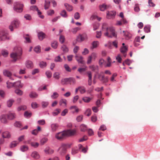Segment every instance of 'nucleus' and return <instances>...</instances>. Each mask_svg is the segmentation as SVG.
Listing matches in <instances>:
<instances>
[{
	"mask_svg": "<svg viewBox=\"0 0 160 160\" xmlns=\"http://www.w3.org/2000/svg\"><path fill=\"white\" fill-rule=\"evenodd\" d=\"M50 2L49 1H45V3L44 4V9L47 10L49 8L50 6Z\"/></svg>",
	"mask_w": 160,
	"mask_h": 160,
	"instance_id": "37998d69",
	"label": "nucleus"
},
{
	"mask_svg": "<svg viewBox=\"0 0 160 160\" xmlns=\"http://www.w3.org/2000/svg\"><path fill=\"white\" fill-rule=\"evenodd\" d=\"M81 131L82 132H85L87 129V127L86 126L83 124H82L80 126Z\"/></svg>",
	"mask_w": 160,
	"mask_h": 160,
	"instance_id": "58836bf2",
	"label": "nucleus"
},
{
	"mask_svg": "<svg viewBox=\"0 0 160 160\" xmlns=\"http://www.w3.org/2000/svg\"><path fill=\"white\" fill-rule=\"evenodd\" d=\"M14 50L15 52L12 53L10 54V57L12 59L13 61L16 62L17 61L21 59L22 51V48L20 47H15Z\"/></svg>",
	"mask_w": 160,
	"mask_h": 160,
	"instance_id": "f03ea898",
	"label": "nucleus"
},
{
	"mask_svg": "<svg viewBox=\"0 0 160 160\" xmlns=\"http://www.w3.org/2000/svg\"><path fill=\"white\" fill-rule=\"evenodd\" d=\"M3 74L5 76H6L9 78L11 80H13L14 79L11 77L12 75V73L9 71L4 70L3 71Z\"/></svg>",
	"mask_w": 160,
	"mask_h": 160,
	"instance_id": "ddd939ff",
	"label": "nucleus"
},
{
	"mask_svg": "<svg viewBox=\"0 0 160 160\" xmlns=\"http://www.w3.org/2000/svg\"><path fill=\"white\" fill-rule=\"evenodd\" d=\"M24 18L27 20H30L32 19L31 16L28 14H25L24 16Z\"/></svg>",
	"mask_w": 160,
	"mask_h": 160,
	"instance_id": "69168bd1",
	"label": "nucleus"
},
{
	"mask_svg": "<svg viewBox=\"0 0 160 160\" xmlns=\"http://www.w3.org/2000/svg\"><path fill=\"white\" fill-rule=\"evenodd\" d=\"M46 62L43 61H42L40 62L39 64V66L40 67L42 68H43L45 67H46Z\"/></svg>",
	"mask_w": 160,
	"mask_h": 160,
	"instance_id": "09e8293b",
	"label": "nucleus"
},
{
	"mask_svg": "<svg viewBox=\"0 0 160 160\" xmlns=\"http://www.w3.org/2000/svg\"><path fill=\"white\" fill-rule=\"evenodd\" d=\"M64 5L67 10L69 11H71L72 10V7L67 3L64 4Z\"/></svg>",
	"mask_w": 160,
	"mask_h": 160,
	"instance_id": "72a5a7b5",
	"label": "nucleus"
},
{
	"mask_svg": "<svg viewBox=\"0 0 160 160\" xmlns=\"http://www.w3.org/2000/svg\"><path fill=\"white\" fill-rule=\"evenodd\" d=\"M46 75L48 78H50L52 76V73L50 71H47L46 72Z\"/></svg>",
	"mask_w": 160,
	"mask_h": 160,
	"instance_id": "bf43d9fd",
	"label": "nucleus"
},
{
	"mask_svg": "<svg viewBox=\"0 0 160 160\" xmlns=\"http://www.w3.org/2000/svg\"><path fill=\"white\" fill-rule=\"evenodd\" d=\"M23 5L18 2L15 3L13 8L14 10L17 12H21L23 11Z\"/></svg>",
	"mask_w": 160,
	"mask_h": 160,
	"instance_id": "7ed1b4c3",
	"label": "nucleus"
},
{
	"mask_svg": "<svg viewBox=\"0 0 160 160\" xmlns=\"http://www.w3.org/2000/svg\"><path fill=\"white\" fill-rule=\"evenodd\" d=\"M48 105V102H42V105L43 108H46Z\"/></svg>",
	"mask_w": 160,
	"mask_h": 160,
	"instance_id": "4d7b16f0",
	"label": "nucleus"
},
{
	"mask_svg": "<svg viewBox=\"0 0 160 160\" xmlns=\"http://www.w3.org/2000/svg\"><path fill=\"white\" fill-rule=\"evenodd\" d=\"M116 12L114 11H107L106 12V18L108 19H113L116 15Z\"/></svg>",
	"mask_w": 160,
	"mask_h": 160,
	"instance_id": "423d86ee",
	"label": "nucleus"
},
{
	"mask_svg": "<svg viewBox=\"0 0 160 160\" xmlns=\"http://www.w3.org/2000/svg\"><path fill=\"white\" fill-rule=\"evenodd\" d=\"M79 91L81 94L84 93L86 92L85 88L83 87H79Z\"/></svg>",
	"mask_w": 160,
	"mask_h": 160,
	"instance_id": "c03bdc74",
	"label": "nucleus"
},
{
	"mask_svg": "<svg viewBox=\"0 0 160 160\" xmlns=\"http://www.w3.org/2000/svg\"><path fill=\"white\" fill-rule=\"evenodd\" d=\"M144 31L147 33L149 32H150V26L149 25H147L145 26L144 28Z\"/></svg>",
	"mask_w": 160,
	"mask_h": 160,
	"instance_id": "e433bc0d",
	"label": "nucleus"
},
{
	"mask_svg": "<svg viewBox=\"0 0 160 160\" xmlns=\"http://www.w3.org/2000/svg\"><path fill=\"white\" fill-rule=\"evenodd\" d=\"M2 55L5 57H6L8 55V52L7 50H2Z\"/></svg>",
	"mask_w": 160,
	"mask_h": 160,
	"instance_id": "13d9d810",
	"label": "nucleus"
},
{
	"mask_svg": "<svg viewBox=\"0 0 160 160\" xmlns=\"http://www.w3.org/2000/svg\"><path fill=\"white\" fill-rule=\"evenodd\" d=\"M53 77L56 79H59L60 78L59 73L58 72L55 73L53 74Z\"/></svg>",
	"mask_w": 160,
	"mask_h": 160,
	"instance_id": "e2e57ef3",
	"label": "nucleus"
},
{
	"mask_svg": "<svg viewBox=\"0 0 160 160\" xmlns=\"http://www.w3.org/2000/svg\"><path fill=\"white\" fill-rule=\"evenodd\" d=\"M31 156L33 158L38 159L40 158V155L38 152L36 151H34L31 154Z\"/></svg>",
	"mask_w": 160,
	"mask_h": 160,
	"instance_id": "4468645a",
	"label": "nucleus"
},
{
	"mask_svg": "<svg viewBox=\"0 0 160 160\" xmlns=\"http://www.w3.org/2000/svg\"><path fill=\"white\" fill-rule=\"evenodd\" d=\"M29 97L32 98H36L38 96V94L34 92H31L29 95Z\"/></svg>",
	"mask_w": 160,
	"mask_h": 160,
	"instance_id": "473e14b6",
	"label": "nucleus"
},
{
	"mask_svg": "<svg viewBox=\"0 0 160 160\" xmlns=\"http://www.w3.org/2000/svg\"><path fill=\"white\" fill-rule=\"evenodd\" d=\"M0 120L1 122L3 123H6L7 122V116L5 115H2L0 117Z\"/></svg>",
	"mask_w": 160,
	"mask_h": 160,
	"instance_id": "6ab92c4d",
	"label": "nucleus"
},
{
	"mask_svg": "<svg viewBox=\"0 0 160 160\" xmlns=\"http://www.w3.org/2000/svg\"><path fill=\"white\" fill-rule=\"evenodd\" d=\"M9 38L5 35H0V40H5L8 39Z\"/></svg>",
	"mask_w": 160,
	"mask_h": 160,
	"instance_id": "864d4df0",
	"label": "nucleus"
},
{
	"mask_svg": "<svg viewBox=\"0 0 160 160\" xmlns=\"http://www.w3.org/2000/svg\"><path fill=\"white\" fill-rule=\"evenodd\" d=\"M16 115L14 113H9L8 115V118L9 119L12 120L15 118Z\"/></svg>",
	"mask_w": 160,
	"mask_h": 160,
	"instance_id": "cd10ccee",
	"label": "nucleus"
},
{
	"mask_svg": "<svg viewBox=\"0 0 160 160\" xmlns=\"http://www.w3.org/2000/svg\"><path fill=\"white\" fill-rule=\"evenodd\" d=\"M51 45L53 48L56 49L58 47V43L57 41H53V42L51 43Z\"/></svg>",
	"mask_w": 160,
	"mask_h": 160,
	"instance_id": "bb28decb",
	"label": "nucleus"
},
{
	"mask_svg": "<svg viewBox=\"0 0 160 160\" xmlns=\"http://www.w3.org/2000/svg\"><path fill=\"white\" fill-rule=\"evenodd\" d=\"M91 113V111L90 109H88L86 111L85 114L88 116H90Z\"/></svg>",
	"mask_w": 160,
	"mask_h": 160,
	"instance_id": "0e129e2a",
	"label": "nucleus"
},
{
	"mask_svg": "<svg viewBox=\"0 0 160 160\" xmlns=\"http://www.w3.org/2000/svg\"><path fill=\"white\" fill-rule=\"evenodd\" d=\"M19 22L18 20H15L12 22L11 24L14 27L17 28L19 26Z\"/></svg>",
	"mask_w": 160,
	"mask_h": 160,
	"instance_id": "aec40b11",
	"label": "nucleus"
},
{
	"mask_svg": "<svg viewBox=\"0 0 160 160\" xmlns=\"http://www.w3.org/2000/svg\"><path fill=\"white\" fill-rule=\"evenodd\" d=\"M34 51L37 53L39 52H40V48L39 46H37L34 48Z\"/></svg>",
	"mask_w": 160,
	"mask_h": 160,
	"instance_id": "338daca9",
	"label": "nucleus"
},
{
	"mask_svg": "<svg viewBox=\"0 0 160 160\" xmlns=\"http://www.w3.org/2000/svg\"><path fill=\"white\" fill-rule=\"evenodd\" d=\"M123 35L127 39H130L132 37V35L127 31H123Z\"/></svg>",
	"mask_w": 160,
	"mask_h": 160,
	"instance_id": "dca6fc26",
	"label": "nucleus"
},
{
	"mask_svg": "<svg viewBox=\"0 0 160 160\" xmlns=\"http://www.w3.org/2000/svg\"><path fill=\"white\" fill-rule=\"evenodd\" d=\"M7 87L8 88H10L13 86H14V83H12L8 81L7 82Z\"/></svg>",
	"mask_w": 160,
	"mask_h": 160,
	"instance_id": "6e6d98bb",
	"label": "nucleus"
},
{
	"mask_svg": "<svg viewBox=\"0 0 160 160\" xmlns=\"http://www.w3.org/2000/svg\"><path fill=\"white\" fill-rule=\"evenodd\" d=\"M54 61L55 62H62V59L61 58L60 56H58L55 58Z\"/></svg>",
	"mask_w": 160,
	"mask_h": 160,
	"instance_id": "79ce46f5",
	"label": "nucleus"
},
{
	"mask_svg": "<svg viewBox=\"0 0 160 160\" xmlns=\"http://www.w3.org/2000/svg\"><path fill=\"white\" fill-rule=\"evenodd\" d=\"M75 58L76 60L79 63H80L82 64H84V61L83 60V58L82 56H79L77 54L75 56Z\"/></svg>",
	"mask_w": 160,
	"mask_h": 160,
	"instance_id": "1a4fd4ad",
	"label": "nucleus"
},
{
	"mask_svg": "<svg viewBox=\"0 0 160 160\" xmlns=\"http://www.w3.org/2000/svg\"><path fill=\"white\" fill-rule=\"evenodd\" d=\"M58 127V125L57 123H53L51 125V128L52 132L56 131Z\"/></svg>",
	"mask_w": 160,
	"mask_h": 160,
	"instance_id": "4be33fe9",
	"label": "nucleus"
},
{
	"mask_svg": "<svg viewBox=\"0 0 160 160\" xmlns=\"http://www.w3.org/2000/svg\"><path fill=\"white\" fill-rule=\"evenodd\" d=\"M88 39V37L85 33L79 34L77 37V40H84Z\"/></svg>",
	"mask_w": 160,
	"mask_h": 160,
	"instance_id": "9d476101",
	"label": "nucleus"
},
{
	"mask_svg": "<svg viewBox=\"0 0 160 160\" xmlns=\"http://www.w3.org/2000/svg\"><path fill=\"white\" fill-rule=\"evenodd\" d=\"M28 149V146L26 145H23L20 147L21 150L23 152H25L27 151Z\"/></svg>",
	"mask_w": 160,
	"mask_h": 160,
	"instance_id": "f704fd0d",
	"label": "nucleus"
},
{
	"mask_svg": "<svg viewBox=\"0 0 160 160\" xmlns=\"http://www.w3.org/2000/svg\"><path fill=\"white\" fill-rule=\"evenodd\" d=\"M60 109L58 108L56 109L52 112V114L54 116H57L60 112Z\"/></svg>",
	"mask_w": 160,
	"mask_h": 160,
	"instance_id": "c9c22d12",
	"label": "nucleus"
},
{
	"mask_svg": "<svg viewBox=\"0 0 160 160\" xmlns=\"http://www.w3.org/2000/svg\"><path fill=\"white\" fill-rule=\"evenodd\" d=\"M48 141V139L46 138H42L40 141V143L42 145L44 144Z\"/></svg>",
	"mask_w": 160,
	"mask_h": 160,
	"instance_id": "49530a36",
	"label": "nucleus"
},
{
	"mask_svg": "<svg viewBox=\"0 0 160 160\" xmlns=\"http://www.w3.org/2000/svg\"><path fill=\"white\" fill-rule=\"evenodd\" d=\"M111 6L109 5H107L105 4H103L99 6V8L100 11H104L106 9L110 8Z\"/></svg>",
	"mask_w": 160,
	"mask_h": 160,
	"instance_id": "9b49d317",
	"label": "nucleus"
},
{
	"mask_svg": "<svg viewBox=\"0 0 160 160\" xmlns=\"http://www.w3.org/2000/svg\"><path fill=\"white\" fill-rule=\"evenodd\" d=\"M44 151L46 154H52L54 152V150L49 147H46Z\"/></svg>",
	"mask_w": 160,
	"mask_h": 160,
	"instance_id": "412c9836",
	"label": "nucleus"
},
{
	"mask_svg": "<svg viewBox=\"0 0 160 160\" xmlns=\"http://www.w3.org/2000/svg\"><path fill=\"white\" fill-rule=\"evenodd\" d=\"M26 66L28 68H32L33 67L32 62L30 61H27L26 62Z\"/></svg>",
	"mask_w": 160,
	"mask_h": 160,
	"instance_id": "5701e85b",
	"label": "nucleus"
},
{
	"mask_svg": "<svg viewBox=\"0 0 160 160\" xmlns=\"http://www.w3.org/2000/svg\"><path fill=\"white\" fill-rule=\"evenodd\" d=\"M27 106L25 105H22L19 106L17 108L18 111H19L21 110H25L27 109Z\"/></svg>",
	"mask_w": 160,
	"mask_h": 160,
	"instance_id": "ea45409f",
	"label": "nucleus"
},
{
	"mask_svg": "<svg viewBox=\"0 0 160 160\" xmlns=\"http://www.w3.org/2000/svg\"><path fill=\"white\" fill-rule=\"evenodd\" d=\"M18 143H17L16 141H13L11 142L10 145V147L11 148H13L16 147Z\"/></svg>",
	"mask_w": 160,
	"mask_h": 160,
	"instance_id": "5fc2aeb1",
	"label": "nucleus"
},
{
	"mask_svg": "<svg viewBox=\"0 0 160 160\" xmlns=\"http://www.w3.org/2000/svg\"><path fill=\"white\" fill-rule=\"evenodd\" d=\"M14 102V101L12 99L8 100L7 102V106L8 107H11Z\"/></svg>",
	"mask_w": 160,
	"mask_h": 160,
	"instance_id": "a19ab883",
	"label": "nucleus"
},
{
	"mask_svg": "<svg viewBox=\"0 0 160 160\" xmlns=\"http://www.w3.org/2000/svg\"><path fill=\"white\" fill-rule=\"evenodd\" d=\"M62 50L64 52H67L68 51V48L65 45H63L62 46Z\"/></svg>",
	"mask_w": 160,
	"mask_h": 160,
	"instance_id": "a18cd8bd",
	"label": "nucleus"
},
{
	"mask_svg": "<svg viewBox=\"0 0 160 160\" xmlns=\"http://www.w3.org/2000/svg\"><path fill=\"white\" fill-rule=\"evenodd\" d=\"M32 115V113L29 112L28 111H26L24 113V116L26 118H29Z\"/></svg>",
	"mask_w": 160,
	"mask_h": 160,
	"instance_id": "8fccbe9b",
	"label": "nucleus"
},
{
	"mask_svg": "<svg viewBox=\"0 0 160 160\" xmlns=\"http://www.w3.org/2000/svg\"><path fill=\"white\" fill-rule=\"evenodd\" d=\"M148 3L150 7H154L155 6V4L152 2V0H148Z\"/></svg>",
	"mask_w": 160,
	"mask_h": 160,
	"instance_id": "052dcab7",
	"label": "nucleus"
},
{
	"mask_svg": "<svg viewBox=\"0 0 160 160\" xmlns=\"http://www.w3.org/2000/svg\"><path fill=\"white\" fill-rule=\"evenodd\" d=\"M66 136H71L74 135L76 133V131L74 130H69L67 131H65Z\"/></svg>",
	"mask_w": 160,
	"mask_h": 160,
	"instance_id": "2eb2a0df",
	"label": "nucleus"
},
{
	"mask_svg": "<svg viewBox=\"0 0 160 160\" xmlns=\"http://www.w3.org/2000/svg\"><path fill=\"white\" fill-rule=\"evenodd\" d=\"M102 31L105 36L109 38H116L117 37V33L115 28L113 27H108L106 23H103L102 26Z\"/></svg>",
	"mask_w": 160,
	"mask_h": 160,
	"instance_id": "f257e3e1",
	"label": "nucleus"
},
{
	"mask_svg": "<svg viewBox=\"0 0 160 160\" xmlns=\"http://www.w3.org/2000/svg\"><path fill=\"white\" fill-rule=\"evenodd\" d=\"M68 83L69 84H75L76 83V80L74 78L72 77L68 78Z\"/></svg>",
	"mask_w": 160,
	"mask_h": 160,
	"instance_id": "a878e982",
	"label": "nucleus"
},
{
	"mask_svg": "<svg viewBox=\"0 0 160 160\" xmlns=\"http://www.w3.org/2000/svg\"><path fill=\"white\" fill-rule=\"evenodd\" d=\"M61 83L63 85H67L68 84V78H66L62 79Z\"/></svg>",
	"mask_w": 160,
	"mask_h": 160,
	"instance_id": "2f4dec72",
	"label": "nucleus"
},
{
	"mask_svg": "<svg viewBox=\"0 0 160 160\" xmlns=\"http://www.w3.org/2000/svg\"><path fill=\"white\" fill-rule=\"evenodd\" d=\"M97 54L95 52H93L89 56L87 59V63L89 64L91 63L92 60L95 61L97 58Z\"/></svg>",
	"mask_w": 160,
	"mask_h": 160,
	"instance_id": "39448f33",
	"label": "nucleus"
},
{
	"mask_svg": "<svg viewBox=\"0 0 160 160\" xmlns=\"http://www.w3.org/2000/svg\"><path fill=\"white\" fill-rule=\"evenodd\" d=\"M92 47L91 48L93 49L96 48L99 45V42L98 41H94L92 43Z\"/></svg>",
	"mask_w": 160,
	"mask_h": 160,
	"instance_id": "c85d7f7f",
	"label": "nucleus"
},
{
	"mask_svg": "<svg viewBox=\"0 0 160 160\" xmlns=\"http://www.w3.org/2000/svg\"><path fill=\"white\" fill-rule=\"evenodd\" d=\"M100 81L104 83L107 82L108 81V77H105L103 75L102 76V79H100Z\"/></svg>",
	"mask_w": 160,
	"mask_h": 160,
	"instance_id": "7c9ffc66",
	"label": "nucleus"
},
{
	"mask_svg": "<svg viewBox=\"0 0 160 160\" xmlns=\"http://www.w3.org/2000/svg\"><path fill=\"white\" fill-rule=\"evenodd\" d=\"M24 38L26 40H30L32 39L31 37V36L29 35L28 34H26L24 36Z\"/></svg>",
	"mask_w": 160,
	"mask_h": 160,
	"instance_id": "680f3d73",
	"label": "nucleus"
},
{
	"mask_svg": "<svg viewBox=\"0 0 160 160\" xmlns=\"http://www.w3.org/2000/svg\"><path fill=\"white\" fill-rule=\"evenodd\" d=\"M66 136L65 131L60 132L55 135V138L58 140H61Z\"/></svg>",
	"mask_w": 160,
	"mask_h": 160,
	"instance_id": "0eeeda50",
	"label": "nucleus"
},
{
	"mask_svg": "<svg viewBox=\"0 0 160 160\" xmlns=\"http://www.w3.org/2000/svg\"><path fill=\"white\" fill-rule=\"evenodd\" d=\"M15 92L18 95H21L22 94V91L21 90L16 89L15 90Z\"/></svg>",
	"mask_w": 160,
	"mask_h": 160,
	"instance_id": "3c124183",
	"label": "nucleus"
},
{
	"mask_svg": "<svg viewBox=\"0 0 160 160\" xmlns=\"http://www.w3.org/2000/svg\"><path fill=\"white\" fill-rule=\"evenodd\" d=\"M38 36L39 39L41 40L44 39L46 36V34L42 32H38Z\"/></svg>",
	"mask_w": 160,
	"mask_h": 160,
	"instance_id": "f3484780",
	"label": "nucleus"
},
{
	"mask_svg": "<svg viewBox=\"0 0 160 160\" xmlns=\"http://www.w3.org/2000/svg\"><path fill=\"white\" fill-rule=\"evenodd\" d=\"M74 18L76 20L79 19L80 18V14L78 12H76L74 15Z\"/></svg>",
	"mask_w": 160,
	"mask_h": 160,
	"instance_id": "603ef678",
	"label": "nucleus"
},
{
	"mask_svg": "<svg viewBox=\"0 0 160 160\" xmlns=\"http://www.w3.org/2000/svg\"><path fill=\"white\" fill-rule=\"evenodd\" d=\"M128 50V47L127 46H122L120 49V51L123 54L124 57H125L127 55L126 53Z\"/></svg>",
	"mask_w": 160,
	"mask_h": 160,
	"instance_id": "f8f14e48",
	"label": "nucleus"
},
{
	"mask_svg": "<svg viewBox=\"0 0 160 160\" xmlns=\"http://www.w3.org/2000/svg\"><path fill=\"white\" fill-rule=\"evenodd\" d=\"M67 145L65 144H62L58 149V152L60 154L63 156L67 152Z\"/></svg>",
	"mask_w": 160,
	"mask_h": 160,
	"instance_id": "20e7f679",
	"label": "nucleus"
},
{
	"mask_svg": "<svg viewBox=\"0 0 160 160\" xmlns=\"http://www.w3.org/2000/svg\"><path fill=\"white\" fill-rule=\"evenodd\" d=\"M31 145L34 148H37L39 145V143L37 142H32L31 143Z\"/></svg>",
	"mask_w": 160,
	"mask_h": 160,
	"instance_id": "774afa93",
	"label": "nucleus"
},
{
	"mask_svg": "<svg viewBox=\"0 0 160 160\" xmlns=\"http://www.w3.org/2000/svg\"><path fill=\"white\" fill-rule=\"evenodd\" d=\"M91 99L92 98L87 97H84L82 98V100L84 101V102L86 103L89 102Z\"/></svg>",
	"mask_w": 160,
	"mask_h": 160,
	"instance_id": "4c0bfd02",
	"label": "nucleus"
},
{
	"mask_svg": "<svg viewBox=\"0 0 160 160\" xmlns=\"http://www.w3.org/2000/svg\"><path fill=\"white\" fill-rule=\"evenodd\" d=\"M2 137L4 138H9L11 137L10 133L8 131L3 132L2 133Z\"/></svg>",
	"mask_w": 160,
	"mask_h": 160,
	"instance_id": "a211bd4d",
	"label": "nucleus"
},
{
	"mask_svg": "<svg viewBox=\"0 0 160 160\" xmlns=\"http://www.w3.org/2000/svg\"><path fill=\"white\" fill-rule=\"evenodd\" d=\"M23 86L22 84L21 83L20 81H17L14 83V86L19 88H22Z\"/></svg>",
	"mask_w": 160,
	"mask_h": 160,
	"instance_id": "393cba45",
	"label": "nucleus"
},
{
	"mask_svg": "<svg viewBox=\"0 0 160 160\" xmlns=\"http://www.w3.org/2000/svg\"><path fill=\"white\" fill-rule=\"evenodd\" d=\"M58 96V94L57 92H53V94L51 95V97L52 98L55 99L57 98Z\"/></svg>",
	"mask_w": 160,
	"mask_h": 160,
	"instance_id": "de8ad7c7",
	"label": "nucleus"
},
{
	"mask_svg": "<svg viewBox=\"0 0 160 160\" xmlns=\"http://www.w3.org/2000/svg\"><path fill=\"white\" fill-rule=\"evenodd\" d=\"M87 75L88 77V84L89 86L92 85V74L90 71H88L87 72Z\"/></svg>",
	"mask_w": 160,
	"mask_h": 160,
	"instance_id": "6e6552de",
	"label": "nucleus"
},
{
	"mask_svg": "<svg viewBox=\"0 0 160 160\" xmlns=\"http://www.w3.org/2000/svg\"><path fill=\"white\" fill-rule=\"evenodd\" d=\"M59 104L60 106H66L67 105L66 100L64 99H61L59 102Z\"/></svg>",
	"mask_w": 160,
	"mask_h": 160,
	"instance_id": "b1692460",
	"label": "nucleus"
},
{
	"mask_svg": "<svg viewBox=\"0 0 160 160\" xmlns=\"http://www.w3.org/2000/svg\"><path fill=\"white\" fill-rule=\"evenodd\" d=\"M60 14L64 18H66L68 17L66 11L64 10H62L60 13Z\"/></svg>",
	"mask_w": 160,
	"mask_h": 160,
	"instance_id": "c756f323",
	"label": "nucleus"
}]
</instances>
